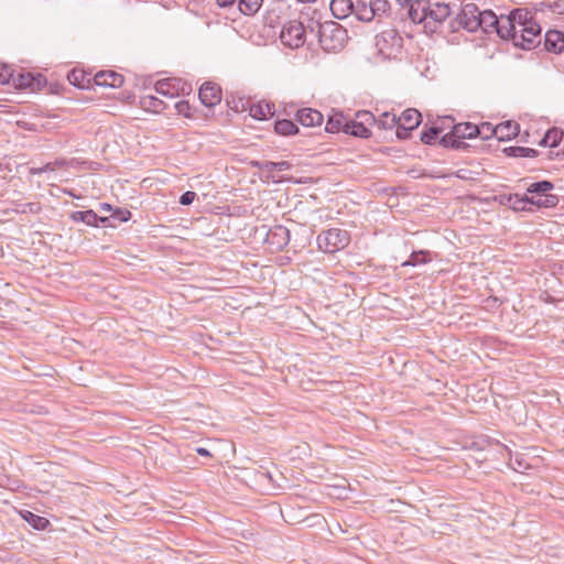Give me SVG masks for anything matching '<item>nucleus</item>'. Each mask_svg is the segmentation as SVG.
I'll return each mask as SVG.
<instances>
[{"label":"nucleus","mask_w":564,"mask_h":564,"mask_svg":"<svg viewBox=\"0 0 564 564\" xmlns=\"http://www.w3.org/2000/svg\"><path fill=\"white\" fill-rule=\"evenodd\" d=\"M219 7H229L234 3H237L239 11L245 15H253L256 14L261 6L263 0H216Z\"/></svg>","instance_id":"obj_9"},{"label":"nucleus","mask_w":564,"mask_h":564,"mask_svg":"<svg viewBox=\"0 0 564 564\" xmlns=\"http://www.w3.org/2000/svg\"><path fill=\"white\" fill-rule=\"evenodd\" d=\"M563 138V132L558 129H550L540 141L541 145L555 148Z\"/></svg>","instance_id":"obj_32"},{"label":"nucleus","mask_w":564,"mask_h":564,"mask_svg":"<svg viewBox=\"0 0 564 564\" xmlns=\"http://www.w3.org/2000/svg\"><path fill=\"white\" fill-rule=\"evenodd\" d=\"M250 115L258 120H264L273 115L269 104H257L250 107Z\"/></svg>","instance_id":"obj_31"},{"label":"nucleus","mask_w":564,"mask_h":564,"mask_svg":"<svg viewBox=\"0 0 564 564\" xmlns=\"http://www.w3.org/2000/svg\"><path fill=\"white\" fill-rule=\"evenodd\" d=\"M553 187V184L549 181L536 182L528 187V194H549Z\"/></svg>","instance_id":"obj_35"},{"label":"nucleus","mask_w":564,"mask_h":564,"mask_svg":"<svg viewBox=\"0 0 564 564\" xmlns=\"http://www.w3.org/2000/svg\"><path fill=\"white\" fill-rule=\"evenodd\" d=\"M440 133H441L440 128L431 127L430 129L424 130L421 133V141L425 144H433L436 141Z\"/></svg>","instance_id":"obj_41"},{"label":"nucleus","mask_w":564,"mask_h":564,"mask_svg":"<svg viewBox=\"0 0 564 564\" xmlns=\"http://www.w3.org/2000/svg\"><path fill=\"white\" fill-rule=\"evenodd\" d=\"M345 133L364 139L371 137V130L356 119L348 120L347 124L345 126Z\"/></svg>","instance_id":"obj_20"},{"label":"nucleus","mask_w":564,"mask_h":564,"mask_svg":"<svg viewBox=\"0 0 564 564\" xmlns=\"http://www.w3.org/2000/svg\"><path fill=\"white\" fill-rule=\"evenodd\" d=\"M47 171H48L47 169H44V165L41 166V167H31L30 169V174H32V175L42 174V173L47 172Z\"/></svg>","instance_id":"obj_49"},{"label":"nucleus","mask_w":564,"mask_h":564,"mask_svg":"<svg viewBox=\"0 0 564 564\" xmlns=\"http://www.w3.org/2000/svg\"><path fill=\"white\" fill-rule=\"evenodd\" d=\"M272 237H279V248L286 246L290 241V231L282 226H279L271 232Z\"/></svg>","instance_id":"obj_40"},{"label":"nucleus","mask_w":564,"mask_h":564,"mask_svg":"<svg viewBox=\"0 0 564 564\" xmlns=\"http://www.w3.org/2000/svg\"><path fill=\"white\" fill-rule=\"evenodd\" d=\"M519 133V124L514 121H505L496 126V138L500 141L510 140Z\"/></svg>","instance_id":"obj_18"},{"label":"nucleus","mask_w":564,"mask_h":564,"mask_svg":"<svg viewBox=\"0 0 564 564\" xmlns=\"http://www.w3.org/2000/svg\"><path fill=\"white\" fill-rule=\"evenodd\" d=\"M195 198H196V193L192 192V191H187L181 195L180 203L182 205L187 206V205H191L195 200Z\"/></svg>","instance_id":"obj_46"},{"label":"nucleus","mask_w":564,"mask_h":564,"mask_svg":"<svg viewBox=\"0 0 564 564\" xmlns=\"http://www.w3.org/2000/svg\"><path fill=\"white\" fill-rule=\"evenodd\" d=\"M329 8L336 19L343 20L352 13L355 3L351 0H332Z\"/></svg>","instance_id":"obj_17"},{"label":"nucleus","mask_w":564,"mask_h":564,"mask_svg":"<svg viewBox=\"0 0 564 564\" xmlns=\"http://www.w3.org/2000/svg\"><path fill=\"white\" fill-rule=\"evenodd\" d=\"M352 13L359 21L362 22H370L371 20L375 19L370 4L364 1H358L355 3Z\"/></svg>","instance_id":"obj_27"},{"label":"nucleus","mask_w":564,"mask_h":564,"mask_svg":"<svg viewBox=\"0 0 564 564\" xmlns=\"http://www.w3.org/2000/svg\"><path fill=\"white\" fill-rule=\"evenodd\" d=\"M544 47L550 53L562 54L564 52V33L549 30L544 35Z\"/></svg>","instance_id":"obj_10"},{"label":"nucleus","mask_w":564,"mask_h":564,"mask_svg":"<svg viewBox=\"0 0 564 564\" xmlns=\"http://www.w3.org/2000/svg\"><path fill=\"white\" fill-rule=\"evenodd\" d=\"M34 80H35V78L31 73H21V72L17 73L13 70V76H12V80L10 84H12L15 88H19V89H28V88L33 89Z\"/></svg>","instance_id":"obj_21"},{"label":"nucleus","mask_w":564,"mask_h":564,"mask_svg":"<svg viewBox=\"0 0 564 564\" xmlns=\"http://www.w3.org/2000/svg\"><path fill=\"white\" fill-rule=\"evenodd\" d=\"M369 4L371 7V11L373 12L375 18L383 15L390 9V3L388 2V0H370Z\"/></svg>","instance_id":"obj_36"},{"label":"nucleus","mask_w":564,"mask_h":564,"mask_svg":"<svg viewBox=\"0 0 564 564\" xmlns=\"http://www.w3.org/2000/svg\"><path fill=\"white\" fill-rule=\"evenodd\" d=\"M155 91L164 97L174 98L178 96L180 84L174 78H164L155 83Z\"/></svg>","instance_id":"obj_16"},{"label":"nucleus","mask_w":564,"mask_h":564,"mask_svg":"<svg viewBox=\"0 0 564 564\" xmlns=\"http://www.w3.org/2000/svg\"><path fill=\"white\" fill-rule=\"evenodd\" d=\"M477 137L481 138L482 140L496 137V126H492L489 122H482L480 126H477Z\"/></svg>","instance_id":"obj_39"},{"label":"nucleus","mask_w":564,"mask_h":564,"mask_svg":"<svg viewBox=\"0 0 564 564\" xmlns=\"http://www.w3.org/2000/svg\"><path fill=\"white\" fill-rule=\"evenodd\" d=\"M355 119L362 123L365 127L370 129L372 126H376L377 117L370 111L362 110L356 113Z\"/></svg>","instance_id":"obj_38"},{"label":"nucleus","mask_w":564,"mask_h":564,"mask_svg":"<svg viewBox=\"0 0 564 564\" xmlns=\"http://www.w3.org/2000/svg\"><path fill=\"white\" fill-rule=\"evenodd\" d=\"M507 17H501L500 19L497 18V15L490 11V10H484L480 11L479 22L480 26L479 29H482L485 32H491L495 30L498 34L501 30L502 19H506Z\"/></svg>","instance_id":"obj_15"},{"label":"nucleus","mask_w":564,"mask_h":564,"mask_svg":"<svg viewBox=\"0 0 564 564\" xmlns=\"http://www.w3.org/2000/svg\"><path fill=\"white\" fill-rule=\"evenodd\" d=\"M376 126L381 130L395 129V133H397L398 132V116L392 112L384 111L377 117Z\"/></svg>","instance_id":"obj_22"},{"label":"nucleus","mask_w":564,"mask_h":564,"mask_svg":"<svg viewBox=\"0 0 564 564\" xmlns=\"http://www.w3.org/2000/svg\"><path fill=\"white\" fill-rule=\"evenodd\" d=\"M505 448L508 451L509 455H511V451L507 446H505ZM509 466L518 473H524V470L530 467L528 462L520 454H516L514 457L510 456Z\"/></svg>","instance_id":"obj_33"},{"label":"nucleus","mask_w":564,"mask_h":564,"mask_svg":"<svg viewBox=\"0 0 564 564\" xmlns=\"http://www.w3.org/2000/svg\"><path fill=\"white\" fill-rule=\"evenodd\" d=\"M73 163V161H67L65 159H57L54 162H48L44 165V169H47L50 172L56 171L62 167H67Z\"/></svg>","instance_id":"obj_44"},{"label":"nucleus","mask_w":564,"mask_h":564,"mask_svg":"<svg viewBox=\"0 0 564 564\" xmlns=\"http://www.w3.org/2000/svg\"><path fill=\"white\" fill-rule=\"evenodd\" d=\"M94 80L98 86L111 88L121 87L124 82L123 76L115 70H101L95 75Z\"/></svg>","instance_id":"obj_11"},{"label":"nucleus","mask_w":564,"mask_h":564,"mask_svg":"<svg viewBox=\"0 0 564 564\" xmlns=\"http://www.w3.org/2000/svg\"><path fill=\"white\" fill-rule=\"evenodd\" d=\"M478 128L470 122L458 123L454 126L453 134L459 139H471L477 137Z\"/></svg>","instance_id":"obj_25"},{"label":"nucleus","mask_w":564,"mask_h":564,"mask_svg":"<svg viewBox=\"0 0 564 564\" xmlns=\"http://www.w3.org/2000/svg\"><path fill=\"white\" fill-rule=\"evenodd\" d=\"M449 14L451 8L447 3L430 1V8L426 12V22L433 21L435 23H442L449 17Z\"/></svg>","instance_id":"obj_13"},{"label":"nucleus","mask_w":564,"mask_h":564,"mask_svg":"<svg viewBox=\"0 0 564 564\" xmlns=\"http://www.w3.org/2000/svg\"><path fill=\"white\" fill-rule=\"evenodd\" d=\"M197 454L200 455V456H209V452L208 449L204 448V447H198L196 449Z\"/></svg>","instance_id":"obj_50"},{"label":"nucleus","mask_w":564,"mask_h":564,"mask_svg":"<svg viewBox=\"0 0 564 564\" xmlns=\"http://www.w3.org/2000/svg\"><path fill=\"white\" fill-rule=\"evenodd\" d=\"M538 151L530 148L524 147H511L509 148V155L516 158H534L536 156Z\"/></svg>","instance_id":"obj_37"},{"label":"nucleus","mask_w":564,"mask_h":564,"mask_svg":"<svg viewBox=\"0 0 564 564\" xmlns=\"http://www.w3.org/2000/svg\"><path fill=\"white\" fill-rule=\"evenodd\" d=\"M348 120L345 118V116L340 112H336L332 116H329L328 120L326 121L325 130L328 133H337L339 131L345 132V126L347 124Z\"/></svg>","instance_id":"obj_23"},{"label":"nucleus","mask_w":564,"mask_h":564,"mask_svg":"<svg viewBox=\"0 0 564 564\" xmlns=\"http://www.w3.org/2000/svg\"><path fill=\"white\" fill-rule=\"evenodd\" d=\"M421 112L416 109L409 108L398 116L397 137L404 140L409 137V132L416 129L421 123Z\"/></svg>","instance_id":"obj_6"},{"label":"nucleus","mask_w":564,"mask_h":564,"mask_svg":"<svg viewBox=\"0 0 564 564\" xmlns=\"http://www.w3.org/2000/svg\"><path fill=\"white\" fill-rule=\"evenodd\" d=\"M291 167V164L286 161L275 162V170L286 171Z\"/></svg>","instance_id":"obj_48"},{"label":"nucleus","mask_w":564,"mask_h":564,"mask_svg":"<svg viewBox=\"0 0 564 564\" xmlns=\"http://www.w3.org/2000/svg\"><path fill=\"white\" fill-rule=\"evenodd\" d=\"M174 107L178 115L185 118H193L192 106L187 100H180Z\"/></svg>","instance_id":"obj_42"},{"label":"nucleus","mask_w":564,"mask_h":564,"mask_svg":"<svg viewBox=\"0 0 564 564\" xmlns=\"http://www.w3.org/2000/svg\"><path fill=\"white\" fill-rule=\"evenodd\" d=\"M67 79L72 85L78 88H85L90 82L86 73L82 69H73L69 72Z\"/></svg>","instance_id":"obj_30"},{"label":"nucleus","mask_w":564,"mask_h":564,"mask_svg":"<svg viewBox=\"0 0 564 564\" xmlns=\"http://www.w3.org/2000/svg\"><path fill=\"white\" fill-rule=\"evenodd\" d=\"M295 118L304 127L321 126L324 121L323 115L313 108L297 110Z\"/></svg>","instance_id":"obj_12"},{"label":"nucleus","mask_w":564,"mask_h":564,"mask_svg":"<svg viewBox=\"0 0 564 564\" xmlns=\"http://www.w3.org/2000/svg\"><path fill=\"white\" fill-rule=\"evenodd\" d=\"M20 514L35 530H45L50 525V521L46 518L31 511L24 510Z\"/></svg>","instance_id":"obj_26"},{"label":"nucleus","mask_w":564,"mask_h":564,"mask_svg":"<svg viewBox=\"0 0 564 564\" xmlns=\"http://www.w3.org/2000/svg\"><path fill=\"white\" fill-rule=\"evenodd\" d=\"M305 28L302 22L293 20L285 23L281 30V42L291 48H297L305 42Z\"/></svg>","instance_id":"obj_5"},{"label":"nucleus","mask_w":564,"mask_h":564,"mask_svg":"<svg viewBox=\"0 0 564 564\" xmlns=\"http://www.w3.org/2000/svg\"><path fill=\"white\" fill-rule=\"evenodd\" d=\"M499 36L511 40L516 46L531 50L541 41V28L527 9H516L502 19Z\"/></svg>","instance_id":"obj_1"},{"label":"nucleus","mask_w":564,"mask_h":564,"mask_svg":"<svg viewBox=\"0 0 564 564\" xmlns=\"http://www.w3.org/2000/svg\"><path fill=\"white\" fill-rule=\"evenodd\" d=\"M69 218L73 220V221H82L88 226H97V223L99 220V217L97 216V214L89 209V210H85V212H73L70 215H69ZM101 221H105L106 218H100Z\"/></svg>","instance_id":"obj_24"},{"label":"nucleus","mask_w":564,"mask_h":564,"mask_svg":"<svg viewBox=\"0 0 564 564\" xmlns=\"http://www.w3.org/2000/svg\"><path fill=\"white\" fill-rule=\"evenodd\" d=\"M430 8V0H415L406 10V15L414 23L426 22V12Z\"/></svg>","instance_id":"obj_14"},{"label":"nucleus","mask_w":564,"mask_h":564,"mask_svg":"<svg viewBox=\"0 0 564 564\" xmlns=\"http://www.w3.org/2000/svg\"><path fill=\"white\" fill-rule=\"evenodd\" d=\"M141 105L144 109L154 113H160L166 108L164 101L151 95L144 96L141 100Z\"/></svg>","instance_id":"obj_28"},{"label":"nucleus","mask_w":564,"mask_h":564,"mask_svg":"<svg viewBox=\"0 0 564 564\" xmlns=\"http://www.w3.org/2000/svg\"><path fill=\"white\" fill-rule=\"evenodd\" d=\"M479 17L480 10L478 7L474 3H466L458 14V22L465 30L475 32L480 26Z\"/></svg>","instance_id":"obj_7"},{"label":"nucleus","mask_w":564,"mask_h":564,"mask_svg":"<svg viewBox=\"0 0 564 564\" xmlns=\"http://www.w3.org/2000/svg\"><path fill=\"white\" fill-rule=\"evenodd\" d=\"M274 130L280 135H293L299 132L296 124L288 119L278 120Z\"/></svg>","instance_id":"obj_29"},{"label":"nucleus","mask_w":564,"mask_h":564,"mask_svg":"<svg viewBox=\"0 0 564 564\" xmlns=\"http://www.w3.org/2000/svg\"><path fill=\"white\" fill-rule=\"evenodd\" d=\"M430 261L429 252L427 251H414L410 256L409 260H406L403 265H412L415 267L417 264H423Z\"/></svg>","instance_id":"obj_34"},{"label":"nucleus","mask_w":564,"mask_h":564,"mask_svg":"<svg viewBox=\"0 0 564 564\" xmlns=\"http://www.w3.org/2000/svg\"><path fill=\"white\" fill-rule=\"evenodd\" d=\"M508 200H509V204L512 206L513 209H523L524 208V204L528 203L527 196L525 197H521L518 194L510 195Z\"/></svg>","instance_id":"obj_45"},{"label":"nucleus","mask_w":564,"mask_h":564,"mask_svg":"<svg viewBox=\"0 0 564 564\" xmlns=\"http://www.w3.org/2000/svg\"><path fill=\"white\" fill-rule=\"evenodd\" d=\"M311 32L315 33L318 37L321 47L325 52H339L347 43V30L335 21H311L308 24Z\"/></svg>","instance_id":"obj_2"},{"label":"nucleus","mask_w":564,"mask_h":564,"mask_svg":"<svg viewBox=\"0 0 564 564\" xmlns=\"http://www.w3.org/2000/svg\"><path fill=\"white\" fill-rule=\"evenodd\" d=\"M317 247L326 253H335L346 248L350 242V235L340 228H330L322 231L317 238Z\"/></svg>","instance_id":"obj_3"},{"label":"nucleus","mask_w":564,"mask_h":564,"mask_svg":"<svg viewBox=\"0 0 564 564\" xmlns=\"http://www.w3.org/2000/svg\"><path fill=\"white\" fill-rule=\"evenodd\" d=\"M198 97L204 106L214 107L221 101V89L218 85L206 82L200 86Z\"/></svg>","instance_id":"obj_8"},{"label":"nucleus","mask_w":564,"mask_h":564,"mask_svg":"<svg viewBox=\"0 0 564 564\" xmlns=\"http://www.w3.org/2000/svg\"><path fill=\"white\" fill-rule=\"evenodd\" d=\"M375 45L383 58H395L401 53L403 39L395 29H387L376 35Z\"/></svg>","instance_id":"obj_4"},{"label":"nucleus","mask_w":564,"mask_h":564,"mask_svg":"<svg viewBox=\"0 0 564 564\" xmlns=\"http://www.w3.org/2000/svg\"><path fill=\"white\" fill-rule=\"evenodd\" d=\"M13 76V69L7 65L0 64V85L10 84Z\"/></svg>","instance_id":"obj_43"},{"label":"nucleus","mask_w":564,"mask_h":564,"mask_svg":"<svg viewBox=\"0 0 564 564\" xmlns=\"http://www.w3.org/2000/svg\"><path fill=\"white\" fill-rule=\"evenodd\" d=\"M253 166L259 167L260 170L272 172L275 170V162L263 161V162H252Z\"/></svg>","instance_id":"obj_47"},{"label":"nucleus","mask_w":564,"mask_h":564,"mask_svg":"<svg viewBox=\"0 0 564 564\" xmlns=\"http://www.w3.org/2000/svg\"><path fill=\"white\" fill-rule=\"evenodd\" d=\"M528 203L535 205L538 207H554L558 198L556 195L552 194H530V196H527Z\"/></svg>","instance_id":"obj_19"}]
</instances>
